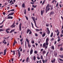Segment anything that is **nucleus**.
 I'll return each instance as SVG.
<instances>
[{
  "mask_svg": "<svg viewBox=\"0 0 63 63\" xmlns=\"http://www.w3.org/2000/svg\"><path fill=\"white\" fill-rule=\"evenodd\" d=\"M49 41V39L48 38H47L46 40V43H44L43 44L42 46L43 48H44L46 47V45L47 46L48 45V41Z\"/></svg>",
  "mask_w": 63,
  "mask_h": 63,
  "instance_id": "obj_1",
  "label": "nucleus"
},
{
  "mask_svg": "<svg viewBox=\"0 0 63 63\" xmlns=\"http://www.w3.org/2000/svg\"><path fill=\"white\" fill-rule=\"evenodd\" d=\"M14 14V12L13 13L11 12V13H10L9 15L7 16H8L7 17V19H13V17L12 16H13Z\"/></svg>",
  "mask_w": 63,
  "mask_h": 63,
  "instance_id": "obj_2",
  "label": "nucleus"
},
{
  "mask_svg": "<svg viewBox=\"0 0 63 63\" xmlns=\"http://www.w3.org/2000/svg\"><path fill=\"white\" fill-rule=\"evenodd\" d=\"M44 50V49H41L40 50L42 52V54L43 55H44L45 54H46V50Z\"/></svg>",
  "mask_w": 63,
  "mask_h": 63,
  "instance_id": "obj_3",
  "label": "nucleus"
},
{
  "mask_svg": "<svg viewBox=\"0 0 63 63\" xmlns=\"http://www.w3.org/2000/svg\"><path fill=\"white\" fill-rule=\"evenodd\" d=\"M31 18L33 19V21L34 22V23L35 24V25L36 26V27H37V28H38V27H37V25H36V21H35V17H31Z\"/></svg>",
  "mask_w": 63,
  "mask_h": 63,
  "instance_id": "obj_4",
  "label": "nucleus"
},
{
  "mask_svg": "<svg viewBox=\"0 0 63 63\" xmlns=\"http://www.w3.org/2000/svg\"><path fill=\"white\" fill-rule=\"evenodd\" d=\"M26 42H27L28 44V47H29V48H30V47H31V45L29 44V41L28 40V39L27 38L26 39Z\"/></svg>",
  "mask_w": 63,
  "mask_h": 63,
  "instance_id": "obj_5",
  "label": "nucleus"
},
{
  "mask_svg": "<svg viewBox=\"0 0 63 63\" xmlns=\"http://www.w3.org/2000/svg\"><path fill=\"white\" fill-rule=\"evenodd\" d=\"M15 21H14V23L10 27H11L12 28H15Z\"/></svg>",
  "mask_w": 63,
  "mask_h": 63,
  "instance_id": "obj_6",
  "label": "nucleus"
},
{
  "mask_svg": "<svg viewBox=\"0 0 63 63\" xmlns=\"http://www.w3.org/2000/svg\"><path fill=\"white\" fill-rule=\"evenodd\" d=\"M17 51H18V55H19L18 57L19 58L20 57V55H21V54H20V51L19 50V49H18L17 50Z\"/></svg>",
  "mask_w": 63,
  "mask_h": 63,
  "instance_id": "obj_7",
  "label": "nucleus"
},
{
  "mask_svg": "<svg viewBox=\"0 0 63 63\" xmlns=\"http://www.w3.org/2000/svg\"><path fill=\"white\" fill-rule=\"evenodd\" d=\"M21 23H20L19 24V29L20 31L21 30Z\"/></svg>",
  "mask_w": 63,
  "mask_h": 63,
  "instance_id": "obj_8",
  "label": "nucleus"
},
{
  "mask_svg": "<svg viewBox=\"0 0 63 63\" xmlns=\"http://www.w3.org/2000/svg\"><path fill=\"white\" fill-rule=\"evenodd\" d=\"M33 49H31L30 50V55H31V54H32L33 53Z\"/></svg>",
  "mask_w": 63,
  "mask_h": 63,
  "instance_id": "obj_9",
  "label": "nucleus"
},
{
  "mask_svg": "<svg viewBox=\"0 0 63 63\" xmlns=\"http://www.w3.org/2000/svg\"><path fill=\"white\" fill-rule=\"evenodd\" d=\"M50 10V8L49 7H47V10H46V9L45 11H46V13H47V11H49V10Z\"/></svg>",
  "mask_w": 63,
  "mask_h": 63,
  "instance_id": "obj_10",
  "label": "nucleus"
},
{
  "mask_svg": "<svg viewBox=\"0 0 63 63\" xmlns=\"http://www.w3.org/2000/svg\"><path fill=\"white\" fill-rule=\"evenodd\" d=\"M7 51V49L4 50V54H3V55H5L6 54V52Z\"/></svg>",
  "mask_w": 63,
  "mask_h": 63,
  "instance_id": "obj_11",
  "label": "nucleus"
},
{
  "mask_svg": "<svg viewBox=\"0 0 63 63\" xmlns=\"http://www.w3.org/2000/svg\"><path fill=\"white\" fill-rule=\"evenodd\" d=\"M47 34H49L50 33V31L48 29V28H47Z\"/></svg>",
  "mask_w": 63,
  "mask_h": 63,
  "instance_id": "obj_12",
  "label": "nucleus"
},
{
  "mask_svg": "<svg viewBox=\"0 0 63 63\" xmlns=\"http://www.w3.org/2000/svg\"><path fill=\"white\" fill-rule=\"evenodd\" d=\"M31 31V30H30L29 29H28L27 30V33L28 34V33H29V32H30Z\"/></svg>",
  "mask_w": 63,
  "mask_h": 63,
  "instance_id": "obj_13",
  "label": "nucleus"
},
{
  "mask_svg": "<svg viewBox=\"0 0 63 63\" xmlns=\"http://www.w3.org/2000/svg\"><path fill=\"white\" fill-rule=\"evenodd\" d=\"M55 59H54L53 60H52L51 61V62L52 63H54V62H55Z\"/></svg>",
  "mask_w": 63,
  "mask_h": 63,
  "instance_id": "obj_14",
  "label": "nucleus"
},
{
  "mask_svg": "<svg viewBox=\"0 0 63 63\" xmlns=\"http://www.w3.org/2000/svg\"><path fill=\"white\" fill-rule=\"evenodd\" d=\"M58 42H59L61 40L60 39V38L59 37V36H58Z\"/></svg>",
  "mask_w": 63,
  "mask_h": 63,
  "instance_id": "obj_15",
  "label": "nucleus"
},
{
  "mask_svg": "<svg viewBox=\"0 0 63 63\" xmlns=\"http://www.w3.org/2000/svg\"><path fill=\"white\" fill-rule=\"evenodd\" d=\"M29 60V57H27V59L26 61V62H28V61Z\"/></svg>",
  "mask_w": 63,
  "mask_h": 63,
  "instance_id": "obj_16",
  "label": "nucleus"
},
{
  "mask_svg": "<svg viewBox=\"0 0 63 63\" xmlns=\"http://www.w3.org/2000/svg\"><path fill=\"white\" fill-rule=\"evenodd\" d=\"M45 36H46V33H43V34L42 35V37H44Z\"/></svg>",
  "mask_w": 63,
  "mask_h": 63,
  "instance_id": "obj_17",
  "label": "nucleus"
},
{
  "mask_svg": "<svg viewBox=\"0 0 63 63\" xmlns=\"http://www.w3.org/2000/svg\"><path fill=\"white\" fill-rule=\"evenodd\" d=\"M54 14V12H52L50 13V15H52L53 14Z\"/></svg>",
  "mask_w": 63,
  "mask_h": 63,
  "instance_id": "obj_18",
  "label": "nucleus"
},
{
  "mask_svg": "<svg viewBox=\"0 0 63 63\" xmlns=\"http://www.w3.org/2000/svg\"><path fill=\"white\" fill-rule=\"evenodd\" d=\"M22 7H23V8H24V7H25V5L24 3L22 4Z\"/></svg>",
  "mask_w": 63,
  "mask_h": 63,
  "instance_id": "obj_19",
  "label": "nucleus"
},
{
  "mask_svg": "<svg viewBox=\"0 0 63 63\" xmlns=\"http://www.w3.org/2000/svg\"><path fill=\"white\" fill-rule=\"evenodd\" d=\"M36 56H33V59L34 60H36Z\"/></svg>",
  "mask_w": 63,
  "mask_h": 63,
  "instance_id": "obj_20",
  "label": "nucleus"
},
{
  "mask_svg": "<svg viewBox=\"0 0 63 63\" xmlns=\"http://www.w3.org/2000/svg\"><path fill=\"white\" fill-rule=\"evenodd\" d=\"M49 4H47V6H46V10H47V7H49Z\"/></svg>",
  "mask_w": 63,
  "mask_h": 63,
  "instance_id": "obj_21",
  "label": "nucleus"
},
{
  "mask_svg": "<svg viewBox=\"0 0 63 63\" xmlns=\"http://www.w3.org/2000/svg\"><path fill=\"white\" fill-rule=\"evenodd\" d=\"M15 31V30H11V31L10 32V33H12L13 32H14V31Z\"/></svg>",
  "mask_w": 63,
  "mask_h": 63,
  "instance_id": "obj_22",
  "label": "nucleus"
},
{
  "mask_svg": "<svg viewBox=\"0 0 63 63\" xmlns=\"http://www.w3.org/2000/svg\"><path fill=\"white\" fill-rule=\"evenodd\" d=\"M51 48L53 49V50H54V46H52L51 47Z\"/></svg>",
  "mask_w": 63,
  "mask_h": 63,
  "instance_id": "obj_23",
  "label": "nucleus"
},
{
  "mask_svg": "<svg viewBox=\"0 0 63 63\" xmlns=\"http://www.w3.org/2000/svg\"><path fill=\"white\" fill-rule=\"evenodd\" d=\"M32 7H33V8H35L36 7H37V5H36L35 6H34V5H33L32 6Z\"/></svg>",
  "mask_w": 63,
  "mask_h": 63,
  "instance_id": "obj_24",
  "label": "nucleus"
},
{
  "mask_svg": "<svg viewBox=\"0 0 63 63\" xmlns=\"http://www.w3.org/2000/svg\"><path fill=\"white\" fill-rule=\"evenodd\" d=\"M53 32H51L50 35V37H52V36H53Z\"/></svg>",
  "mask_w": 63,
  "mask_h": 63,
  "instance_id": "obj_25",
  "label": "nucleus"
},
{
  "mask_svg": "<svg viewBox=\"0 0 63 63\" xmlns=\"http://www.w3.org/2000/svg\"><path fill=\"white\" fill-rule=\"evenodd\" d=\"M41 15L42 16H43V11H41Z\"/></svg>",
  "mask_w": 63,
  "mask_h": 63,
  "instance_id": "obj_26",
  "label": "nucleus"
},
{
  "mask_svg": "<svg viewBox=\"0 0 63 63\" xmlns=\"http://www.w3.org/2000/svg\"><path fill=\"white\" fill-rule=\"evenodd\" d=\"M59 56L60 57V58H63V55L62 56H61V55H59Z\"/></svg>",
  "mask_w": 63,
  "mask_h": 63,
  "instance_id": "obj_27",
  "label": "nucleus"
},
{
  "mask_svg": "<svg viewBox=\"0 0 63 63\" xmlns=\"http://www.w3.org/2000/svg\"><path fill=\"white\" fill-rule=\"evenodd\" d=\"M24 14H26V9H25L24 10Z\"/></svg>",
  "mask_w": 63,
  "mask_h": 63,
  "instance_id": "obj_28",
  "label": "nucleus"
},
{
  "mask_svg": "<svg viewBox=\"0 0 63 63\" xmlns=\"http://www.w3.org/2000/svg\"><path fill=\"white\" fill-rule=\"evenodd\" d=\"M31 24L32 28H34V26H33V23H32V22H31Z\"/></svg>",
  "mask_w": 63,
  "mask_h": 63,
  "instance_id": "obj_29",
  "label": "nucleus"
},
{
  "mask_svg": "<svg viewBox=\"0 0 63 63\" xmlns=\"http://www.w3.org/2000/svg\"><path fill=\"white\" fill-rule=\"evenodd\" d=\"M35 30L36 31H40V30L39 29H35Z\"/></svg>",
  "mask_w": 63,
  "mask_h": 63,
  "instance_id": "obj_30",
  "label": "nucleus"
},
{
  "mask_svg": "<svg viewBox=\"0 0 63 63\" xmlns=\"http://www.w3.org/2000/svg\"><path fill=\"white\" fill-rule=\"evenodd\" d=\"M34 53H35V54H37L38 53V52H37V51H34Z\"/></svg>",
  "mask_w": 63,
  "mask_h": 63,
  "instance_id": "obj_31",
  "label": "nucleus"
},
{
  "mask_svg": "<svg viewBox=\"0 0 63 63\" xmlns=\"http://www.w3.org/2000/svg\"><path fill=\"white\" fill-rule=\"evenodd\" d=\"M60 50L61 51H63V48L62 47H61Z\"/></svg>",
  "mask_w": 63,
  "mask_h": 63,
  "instance_id": "obj_32",
  "label": "nucleus"
},
{
  "mask_svg": "<svg viewBox=\"0 0 63 63\" xmlns=\"http://www.w3.org/2000/svg\"><path fill=\"white\" fill-rule=\"evenodd\" d=\"M41 59H43V55H41Z\"/></svg>",
  "mask_w": 63,
  "mask_h": 63,
  "instance_id": "obj_33",
  "label": "nucleus"
},
{
  "mask_svg": "<svg viewBox=\"0 0 63 63\" xmlns=\"http://www.w3.org/2000/svg\"><path fill=\"white\" fill-rule=\"evenodd\" d=\"M25 17L26 18L27 20H28V17L26 16H25Z\"/></svg>",
  "mask_w": 63,
  "mask_h": 63,
  "instance_id": "obj_34",
  "label": "nucleus"
},
{
  "mask_svg": "<svg viewBox=\"0 0 63 63\" xmlns=\"http://www.w3.org/2000/svg\"><path fill=\"white\" fill-rule=\"evenodd\" d=\"M34 43H35V42H34V40L31 41V43L32 44H34Z\"/></svg>",
  "mask_w": 63,
  "mask_h": 63,
  "instance_id": "obj_35",
  "label": "nucleus"
},
{
  "mask_svg": "<svg viewBox=\"0 0 63 63\" xmlns=\"http://www.w3.org/2000/svg\"><path fill=\"white\" fill-rule=\"evenodd\" d=\"M59 59L60 61H63V60L62 59H61L60 58H59Z\"/></svg>",
  "mask_w": 63,
  "mask_h": 63,
  "instance_id": "obj_36",
  "label": "nucleus"
},
{
  "mask_svg": "<svg viewBox=\"0 0 63 63\" xmlns=\"http://www.w3.org/2000/svg\"><path fill=\"white\" fill-rule=\"evenodd\" d=\"M29 34L30 35H31V34H32V31H30L29 32Z\"/></svg>",
  "mask_w": 63,
  "mask_h": 63,
  "instance_id": "obj_37",
  "label": "nucleus"
},
{
  "mask_svg": "<svg viewBox=\"0 0 63 63\" xmlns=\"http://www.w3.org/2000/svg\"><path fill=\"white\" fill-rule=\"evenodd\" d=\"M4 31V30H3V29H0V31Z\"/></svg>",
  "mask_w": 63,
  "mask_h": 63,
  "instance_id": "obj_38",
  "label": "nucleus"
},
{
  "mask_svg": "<svg viewBox=\"0 0 63 63\" xmlns=\"http://www.w3.org/2000/svg\"><path fill=\"white\" fill-rule=\"evenodd\" d=\"M10 30V28H8V29L6 30V31H8V30Z\"/></svg>",
  "mask_w": 63,
  "mask_h": 63,
  "instance_id": "obj_39",
  "label": "nucleus"
},
{
  "mask_svg": "<svg viewBox=\"0 0 63 63\" xmlns=\"http://www.w3.org/2000/svg\"><path fill=\"white\" fill-rule=\"evenodd\" d=\"M48 53H49V52L48 51L47 53L46 54V56H47V54H48Z\"/></svg>",
  "mask_w": 63,
  "mask_h": 63,
  "instance_id": "obj_40",
  "label": "nucleus"
},
{
  "mask_svg": "<svg viewBox=\"0 0 63 63\" xmlns=\"http://www.w3.org/2000/svg\"><path fill=\"white\" fill-rule=\"evenodd\" d=\"M49 25V24H46V26H47V27H48Z\"/></svg>",
  "mask_w": 63,
  "mask_h": 63,
  "instance_id": "obj_41",
  "label": "nucleus"
},
{
  "mask_svg": "<svg viewBox=\"0 0 63 63\" xmlns=\"http://www.w3.org/2000/svg\"><path fill=\"white\" fill-rule=\"evenodd\" d=\"M46 1V0H45L43 1V2L42 3V5H43L44 4V3L45 2V1Z\"/></svg>",
  "mask_w": 63,
  "mask_h": 63,
  "instance_id": "obj_42",
  "label": "nucleus"
},
{
  "mask_svg": "<svg viewBox=\"0 0 63 63\" xmlns=\"http://www.w3.org/2000/svg\"><path fill=\"white\" fill-rule=\"evenodd\" d=\"M42 62H43V63H45V61L44 60H42Z\"/></svg>",
  "mask_w": 63,
  "mask_h": 63,
  "instance_id": "obj_43",
  "label": "nucleus"
},
{
  "mask_svg": "<svg viewBox=\"0 0 63 63\" xmlns=\"http://www.w3.org/2000/svg\"><path fill=\"white\" fill-rule=\"evenodd\" d=\"M59 33H60V32H58V33L57 34V36H58L59 35Z\"/></svg>",
  "mask_w": 63,
  "mask_h": 63,
  "instance_id": "obj_44",
  "label": "nucleus"
},
{
  "mask_svg": "<svg viewBox=\"0 0 63 63\" xmlns=\"http://www.w3.org/2000/svg\"><path fill=\"white\" fill-rule=\"evenodd\" d=\"M62 44H59V45H58V47H60V46H62Z\"/></svg>",
  "mask_w": 63,
  "mask_h": 63,
  "instance_id": "obj_45",
  "label": "nucleus"
},
{
  "mask_svg": "<svg viewBox=\"0 0 63 63\" xmlns=\"http://www.w3.org/2000/svg\"><path fill=\"white\" fill-rule=\"evenodd\" d=\"M15 11V10L14 9H12L10 10V11H12V12H13V11Z\"/></svg>",
  "mask_w": 63,
  "mask_h": 63,
  "instance_id": "obj_46",
  "label": "nucleus"
},
{
  "mask_svg": "<svg viewBox=\"0 0 63 63\" xmlns=\"http://www.w3.org/2000/svg\"><path fill=\"white\" fill-rule=\"evenodd\" d=\"M37 58L38 59H40V58L39 56H38L37 57Z\"/></svg>",
  "mask_w": 63,
  "mask_h": 63,
  "instance_id": "obj_47",
  "label": "nucleus"
},
{
  "mask_svg": "<svg viewBox=\"0 0 63 63\" xmlns=\"http://www.w3.org/2000/svg\"><path fill=\"white\" fill-rule=\"evenodd\" d=\"M3 25H2L1 26H0V28H3Z\"/></svg>",
  "mask_w": 63,
  "mask_h": 63,
  "instance_id": "obj_48",
  "label": "nucleus"
},
{
  "mask_svg": "<svg viewBox=\"0 0 63 63\" xmlns=\"http://www.w3.org/2000/svg\"><path fill=\"white\" fill-rule=\"evenodd\" d=\"M35 35L36 37H37L38 36V34L37 33H35Z\"/></svg>",
  "mask_w": 63,
  "mask_h": 63,
  "instance_id": "obj_49",
  "label": "nucleus"
},
{
  "mask_svg": "<svg viewBox=\"0 0 63 63\" xmlns=\"http://www.w3.org/2000/svg\"><path fill=\"white\" fill-rule=\"evenodd\" d=\"M22 41H23V38H22L21 39H20V41H21V42H22Z\"/></svg>",
  "mask_w": 63,
  "mask_h": 63,
  "instance_id": "obj_50",
  "label": "nucleus"
},
{
  "mask_svg": "<svg viewBox=\"0 0 63 63\" xmlns=\"http://www.w3.org/2000/svg\"><path fill=\"white\" fill-rule=\"evenodd\" d=\"M58 2L56 5V7H58Z\"/></svg>",
  "mask_w": 63,
  "mask_h": 63,
  "instance_id": "obj_51",
  "label": "nucleus"
},
{
  "mask_svg": "<svg viewBox=\"0 0 63 63\" xmlns=\"http://www.w3.org/2000/svg\"><path fill=\"white\" fill-rule=\"evenodd\" d=\"M32 46L33 47L35 48V45H32Z\"/></svg>",
  "mask_w": 63,
  "mask_h": 63,
  "instance_id": "obj_52",
  "label": "nucleus"
},
{
  "mask_svg": "<svg viewBox=\"0 0 63 63\" xmlns=\"http://www.w3.org/2000/svg\"><path fill=\"white\" fill-rule=\"evenodd\" d=\"M28 10L29 11H30V8H28Z\"/></svg>",
  "mask_w": 63,
  "mask_h": 63,
  "instance_id": "obj_53",
  "label": "nucleus"
},
{
  "mask_svg": "<svg viewBox=\"0 0 63 63\" xmlns=\"http://www.w3.org/2000/svg\"><path fill=\"white\" fill-rule=\"evenodd\" d=\"M10 9V7H7V10H8L9 9Z\"/></svg>",
  "mask_w": 63,
  "mask_h": 63,
  "instance_id": "obj_54",
  "label": "nucleus"
},
{
  "mask_svg": "<svg viewBox=\"0 0 63 63\" xmlns=\"http://www.w3.org/2000/svg\"><path fill=\"white\" fill-rule=\"evenodd\" d=\"M35 45L36 46H38V43H35Z\"/></svg>",
  "mask_w": 63,
  "mask_h": 63,
  "instance_id": "obj_55",
  "label": "nucleus"
},
{
  "mask_svg": "<svg viewBox=\"0 0 63 63\" xmlns=\"http://www.w3.org/2000/svg\"><path fill=\"white\" fill-rule=\"evenodd\" d=\"M54 40V38H52L51 39V41H53Z\"/></svg>",
  "mask_w": 63,
  "mask_h": 63,
  "instance_id": "obj_56",
  "label": "nucleus"
},
{
  "mask_svg": "<svg viewBox=\"0 0 63 63\" xmlns=\"http://www.w3.org/2000/svg\"><path fill=\"white\" fill-rule=\"evenodd\" d=\"M12 2H13V0H11V1H10V2H9V3H11Z\"/></svg>",
  "mask_w": 63,
  "mask_h": 63,
  "instance_id": "obj_57",
  "label": "nucleus"
},
{
  "mask_svg": "<svg viewBox=\"0 0 63 63\" xmlns=\"http://www.w3.org/2000/svg\"><path fill=\"white\" fill-rule=\"evenodd\" d=\"M4 45H6V44H7V42H4Z\"/></svg>",
  "mask_w": 63,
  "mask_h": 63,
  "instance_id": "obj_58",
  "label": "nucleus"
},
{
  "mask_svg": "<svg viewBox=\"0 0 63 63\" xmlns=\"http://www.w3.org/2000/svg\"><path fill=\"white\" fill-rule=\"evenodd\" d=\"M31 4H34V2H31Z\"/></svg>",
  "mask_w": 63,
  "mask_h": 63,
  "instance_id": "obj_59",
  "label": "nucleus"
},
{
  "mask_svg": "<svg viewBox=\"0 0 63 63\" xmlns=\"http://www.w3.org/2000/svg\"><path fill=\"white\" fill-rule=\"evenodd\" d=\"M34 10V8H32L31 9V10H32V11H33V10Z\"/></svg>",
  "mask_w": 63,
  "mask_h": 63,
  "instance_id": "obj_60",
  "label": "nucleus"
},
{
  "mask_svg": "<svg viewBox=\"0 0 63 63\" xmlns=\"http://www.w3.org/2000/svg\"><path fill=\"white\" fill-rule=\"evenodd\" d=\"M60 36H61V37H63V35L62 34H61Z\"/></svg>",
  "mask_w": 63,
  "mask_h": 63,
  "instance_id": "obj_61",
  "label": "nucleus"
},
{
  "mask_svg": "<svg viewBox=\"0 0 63 63\" xmlns=\"http://www.w3.org/2000/svg\"><path fill=\"white\" fill-rule=\"evenodd\" d=\"M60 7L61 8H62V6H61V5L60 4Z\"/></svg>",
  "mask_w": 63,
  "mask_h": 63,
  "instance_id": "obj_62",
  "label": "nucleus"
},
{
  "mask_svg": "<svg viewBox=\"0 0 63 63\" xmlns=\"http://www.w3.org/2000/svg\"><path fill=\"white\" fill-rule=\"evenodd\" d=\"M13 52L14 55H15V51H13Z\"/></svg>",
  "mask_w": 63,
  "mask_h": 63,
  "instance_id": "obj_63",
  "label": "nucleus"
},
{
  "mask_svg": "<svg viewBox=\"0 0 63 63\" xmlns=\"http://www.w3.org/2000/svg\"><path fill=\"white\" fill-rule=\"evenodd\" d=\"M5 12H3V15H5Z\"/></svg>",
  "mask_w": 63,
  "mask_h": 63,
  "instance_id": "obj_64",
  "label": "nucleus"
}]
</instances>
